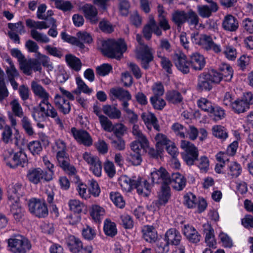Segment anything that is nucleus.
I'll return each mask as SVG.
<instances>
[{
    "mask_svg": "<svg viewBox=\"0 0 253 253\" xmlns=\"http://www.w3.org/2000/svg\"><path fill=\"white\" fill-rule=\"evenodd\" d=\"M171 16L172 22L180 29L186 22L193 28H196L199 22L198 15L192 9L187 12L183 10H176L173 12Z\"/></svg>",
    "mask_w": 253,
    "mask_h": 253,
    "instance_id": "nucleus-1",
    "label": "nucleus"
},
{
    "mask_svg": "<svg viewBox=\"0 0 253 253\" xmlns=\"http://www.w3.org/2000/svg\"><path fill=\"white\" fill-rule=\"evenodd\" d=\"M126 50V45L122 39L108 40L103 43L104 53L109 57L120 59Z\"/></svg>",
    "mask_w": 253,
    "mask_h": 253,
    "instance_id": "nucleus-2",
    "label": "nucleus"
},
{
    "mask_svg": "<svg viewBox=\"0 0 253 253\" xmlns=\"http://www.w3.org/2000/svg\"><path fill=\"white\" fill-rule=\"evenodd\" d=\"M26 26L32 29L30 31L31 37L36 42L46 43L50 42V39L44 34L39 32L38 30L46 29L50 27L45 21H35L31 19L26 20Z\"/></svg>",
    "mask_w": 253,
    "mask_h": 253,
    "instance_id": "nucleus-3",
    "label": "nucleus"
},
{
    "mask_svg": "<svg viewBox=\"0 0 253 253\" xmlns=\"http://www.w3.org/2000/svg\"><path fill=\"white\" fill-rule=\"evenodd\" d=\"M62 94H56L54 97V102L59 111L64 115L69 114L71 110V105L69 100H74V96L70 91L62 87H59Z\"/></svg>",
    "mask_w": 253,
    "mask_h": 253,
    "instance_id": "nucleus-4",
    "label": "nucleus"
},
{
    "mask_svg": "<svg viewBox=\"0 0 253 253\" xmlns=\"http://www.w3.org/2000/svg\"><path fill=\"white\" fill-rule=\"evenodd\" d=\"M136 39L141 45L139 50L137 52L136 58L140 61L143 68L148 69L149 68V63L153 60L154 50L147 45L144 44L141 36L137 34Z\"/></svg>",
    "mask_w": 253,
    "mask_h": 253,
    "instance_id": "nucleus-5",
    "label": "nucleus"
},
{
    "mask_svg": "<svg viewBox=\"0 0 253 253\" xmlns=\"http://www.w3.org/2000/svg\"><path fill=\"white\" fill-rule=\"evenodd\" d=\"M8 247L13 253H26L29 252L32 245L30 241L23 236L18 235L8 240Z\"/></svg>",
    "mask_w": 253,
    "mask_h": 253,
    "instance_id": "nucleus-6",
    "label": "nucleus"
},
{
    "mask_svg": "<svg viewBox=\"0 0 253 253\" xmlns=\"http://www.w3.org/2000/svg\"><path fill=\"white\" fill-rule=\"evenodd\" d=\"M29 209L31 213L39 217L47 216L48 211L43 199L33 198L29 200Z\"/></svg>",
    "mask_w": 253,
    "mask_h": 253,
    "instance_id": "nucleus-7",
    "label": "nucleus"
},
{
    "mask_svg": "<svg viewBox=\"0 0 253 253\" xmlns=\"http://www.w3.org/2000/svg\"><path fill=\"white\" fill-rule=\"evenodd\" d=\"M181 148L183 150L181 155L187 165L192 166L198 160L199 151L193 143H181Z\"/></svg>",
    "mask_w": 253,
    "mask_h": 253,
    "instance_id": "nucleus-8",
    "label": "nucleus"
},
{
    "mask_svg": "<svg viewBox=\"0 0 253 253\" xmlns=\"http://www.w3.org/2000/svg\"><path fill=\"white\" fill-rule=\"evenodd\" d=\"M14 145V154L13 158L12 168L18 166L24 167L27 163L28 159L24 151L25 143H12Z\"/></svg>",
    "mask_w": 253,
    "mask_h": 253,
    "instance_id": "nucleus-9",
    "label": "nucleus"
},
{
    "mask_svg": "<svg viewBox=\"0 0 253 253\" xmlns=\"http://www.w3.org/2000/svg\"><path fill=\"white\" fill-rule=\"evenodd\" d=\"M84 161L89 165V170L93 174L100 177L102 173V164L99 158L88 152H85L83 156Z\"/></svg>",
    "mask_w": 253,
    "mask_h": 253,
    "instance_id": "nucleus-10",
    "label": "nucleus"
},
{
    "mask_svg": "<svg viewBox=\"0 0 253 253\" xmlns=\"http://www.w3.org/2000/svg\"><path fill=\"white\" fill-rule=\"evenodd\" d=\"M28 180L34 184H38L41 182L42 180L49 181L51 180V176L46 174L40 168L30 169L27 175Z\"/></svg>",
    "mask_w": 253,
    "mask_h": 253,
    "instance_id": "nucleus-11",
    "label": "nucleus"
},
{
    "mask_svg": "<svg viewBox=\"0 0 253 253\" xmlns=\"http://www.w3.org/2000/svg\"><path fill=\"white\" fill-rule=\"evenodd\" d=\"M11 110L13 114L9 113L8 114V118L10 122L11 126L15 129L17 125V119L15 117L22 118L24 117V112L18 100L14 99L10 103Z\"/></svg>",
    "mask_w": 253,
    "mask_h": 253,
    "instance_id": "nucleus-12",
    "label": "nucleus"
},
{
    "mask_svg": "<svg viewBox=\"0 0 253 253\" xmlns=\"http://www.w3.org/2000/svg\"><path fill=\"white\" fill-rule=\"evenodd\" d=\"M151 177L153 183L161 184V186L169 185L170 175L163 168L151 172Z\"/></svg>",
    "mask_w": 253,
    "mask_h": 253,
    "instance_id": "nucleus-13",
    "label": "nucleus"
},
{
    "mask_svg": "<svg viewBox=\"0 0 253 253\" xmlns=\"http://www.w3.org/2000/svg\"><path fill=\"white\" fill-rule=\"evenodd\" d=\"M19 67L25 74L28 76L32 74L33 70L41 71L42 69L40 63L36 59H27L26 58L19 63Z\"/></svg>",
    "mask_w": 253,
    "mask_h": 253,
    "instance_id": "nucleus-14",
    "label": "nucleus"
},
{
    "mask_svg": "<svg viewBox=\"0 0 253 253\" xmlns=\"http://www.w3.org/2000/svg\"><path fill=\"white\" fill-rule=\"evenodd\" d=\"M148 143H131L130 148L131 152L127 158V161L131 163L134 166L139 165L142 162L141 154L143 153L141 148L142 144H148Z\"/></svg>",
    "mask_w": 253,
    "mask_h": 253,
    "instance_id": "nucleus-15",
    "label": "nucleus"
},
{
    "mask_svg": "<svg viewBox=\"0 0 253 253\" xmlns=\"http://www.w3.org/2000/svg\"><path fill=\"white\" fill-rule=\"evenodd\" d=\"M43 107H41V110L44 112L46 117L53 119L55 123L62 129L64 127L63 123L58 115L56 109L49 101L43 104Z\"/></svg>",
    "mask_w": 253,
    "mask_h": 253,
    "instance_id": "nucleus-16",
    "label": "nucleus"
},
{
    "mask_svg": "<svg viewBox=\"0 0 253 253\" xmlns=\"http://www.w3.org/2000/svg\"><path fill=\"white\" fill-rule=\"evenodd\" d=\"M171 197L169 185L161 186L160 191L158 192V199L153 202V204L157 208L165 206Z\"/></svg>",
    "mask_w": 253,
    "mask_h": 253,
    "instance_id": "nucleus-17",
    "label": "nucleus"
},
{
    "mask_svg": "<svg viewBox=\"0 0 253 253\" xmlns=\"http://www.w3.org/2000/svg\"><path fill=\"white\" fill-rule=\"evenodd\" d=\"M24 194L22 185L17 182L9 185L7 189L8 201L12 202L19 201L20 197Z\"/></svg>",
    "mask_w": 253,
    "mask_h": 253,
    "instance_id": "nucleus-18",
    "label": "nucleus"
},
{
    "mask_svg": "<svg viewBox=\"0 0 253 253\" xmlns=\"http://www.w3.org/2000/svg\"><path fill=\"white\" fill-rule=\"evenodd\" d=\"M182 237L180 232L175 228L168 229L164 235V240L171 246H181Z\"/></svg>",
    "mask_w": 253,
    "mask_h": 253,
    "instance_id": "nucleus-19",
    "label": "nucleus"
},
{
    "mask_svg": "<svg viewBox=\"0 0 253 253\" xmlns=\"http://www.w3.org/2000/svg\"><path fill=\"white\" fill-rule=\"evenodd\" d=\"M174 61L177 69L183 74L189 72L190 61L189 62L186 56L182 52H178L174 54Z\"/></svg>",
    "mask_w": 253,
    "mask_h": 253,
    "instance_id": "nucleus-20",
    "label": "nucleus"
},
{
    "mask_svg": "<svg viewBox=\"0 0 253 253\" xmlns=\"http://www.w3.org/2000/svg\"><path fill=\"white\" fill-rule=\"evenodd\" d=\"M80 9L84 12L85 18L89 20L90 23L96 24L98 22V11L96 8L93 5L85 3L81 6Z\"/></svg>",
    "mask_w": 253,
    "mask_h": 253,
    "instance_id": "nucleus-21",
    "label": "nucleus"
},
{
    "mask_svg": "<svg viewBox=\"0 0 253 253\" xmlns=\"http://www.w3.org/2000/svg\"><path fill=\"white\" fill-rule=\"evenodd\" d=\"M31 89L34 95L41 99L39 103L43 104L49 101V93L41 84L33 81L31 83Z\"/></svg>",
    "mask_w": 253,
    "mask_h": 253,
    "instance_id": "nucleus-22",
    "label": "nucleus"
},
{
    "mask_svg": "<svg viewBox=\"0 0 253 253\" xmlns=\"http://www.w3.org/2000/svg\"><path fill=\"white\" fill-rule=\"evenodd\" d=\"M238 19L231 14L225 15L222 20V27L223 29L229 32H235L239 28Z\"/></svg>",
    "mask_w": 253,
    "mask_h": 253,
    "instance_id": "nucleus-23",
    "label": "nucleus"
},
{
    "mask_svg": "<svg viewBox=\"0 0 253 253\" xmlns=\"http://www.w3.org/2000/svg\"><path fill=\"white\" fill-rule=\"evenodd\" d=\"M182 231L184 235L190 242L197 243L200 241L201 235L193 226L189 224L184 225Z\"/></svg>",
    "mask_w": 253,
    "mask_h": 253,
    "instance_id": "nucleus-24",
    "label": "nucleus"
},
{
    "mask_svg": "<svg viewBox=\"0 0 253 253\" xmlns=\"http://www.w3.org/2000/svg\"><path fill=\"white\" fill-rule=\"evenodd\" d=\"M110 96L122 101V104L125 102H128L131 99V95L129 91L120 87L111 88Z\"/></svg>",
    "mask_w": 253,
    "mask_h": 253,
    "instance_id": "nucleus-25",
    "label": "nucleus"
},
{
    "mask_svg": "<svg viewBox=\"0 0 253 253\" xmlns=\"http://www.w3.org/2000/svg\"><path fill=\"white\" fill-rule=\"evenodd\" d=\"M141 148L142 149L143 152L147 153L151 157L154 158H158L161 157V155L164 150L163 143H156L155 148L150 146L149 143L148 144L141 145Z\"/></svg>",
    "mask_w": 253,
    "mask_h": 253,
    "instance_id": "nucleus-26",
    "label": "nucleus"
},
{
    "mask_svg": "<svg viewBox=\"0 0 253 253\" xmlns=\"http://www.w3.org/2000/svg\"><path fill=\"white\" fill-rule=\"evenodd\" d=\"M138 194L143 197H147L150 193L151 185L146 180H142L140 177L136 178L134 188Z\"/></svg>",
    "mask_w": 253,
    "mask_h": 253,
    "instance_id": "nucleus-27",
    "label": "nucleus"
},
{
    "mask_svg": "<svg viewBox=\"0 0 253 253\" xmlns=\"http://www.w3.org/2000/svg\"><path fill=\"white\" fill-rule=\"evenodd\" d=\"M186 183V179L179 173H173L170 176L169 185L176 190H182L185 187Z\"/></svg>",
    "mask_w": 253,
    "mask_h": 253,
    "instance_id": "nucleus-28",
    "label": "nucleus"
},
{
    "mask_svg": "<svg viewBox=\"0 0 253 253\" xmlns=\"http://www.w3.org/2000/svg\"><path fill=\"white\" fill-rule=\"evenodd\" d=\"M197 11L199 15L203 18L210 17L213 12H216L218 6L216 3H212L210 5H199L197 6Z\"/></svg>",
    "mask_w": 253,
    "mask_h": 253,
    "instance_id": "nucleus-29",
    "label": "nucleus"
},
{
    "mask_svg": "<svg viewBox=\"0 0 253 253\" xmlns=\"http://www.w3.org/2000/svg\"><path fill=\"white\" fill-rule=\"evenodd\" d=\"M191 67L195 70H201L205 66L206 61L204 57L199 53L195 52L190 57Z\"/></svg>",
    "mask_w": 253,
    "mask_h": 253,
    "instance_id": "nucleus-30",
    "label": "nucleus"
},
{
    "mask_svg": "<svg viewBox=\"0 0 253 253\" xmlns=\"http://www.w3.org/2000/svg\"><path fill=\"white\" fill-rule=\"evenodd\" d=\"M65 143H54L52 146L53 149L57 151L56 158L59 166L63 164L64 162L69 160L68 156L65 151Z\"/></svg>",
    "mask_w": 253,
    "mask_h": 253,
    "instance_id": "nucleus-31",
    "label": "nucleus"
},
{
    "mask_svg": "<svg viewBox=\"0 0 253 253\" xmlns=\"http://www.w3.org/2000/svg\"><path fill=\"white\" fill-rule=\"evenodd\" d=\"M143 237L147 242H155L157 238V233L155 228L151 225H145L142 227Z\"/></svg>",
    "mask_w": 253,
    "mask_h": 253,
    "instance_id": "nucleus-32",
    "label": "nucleus"
},
{
    "mask_svg": "<svg viewBox=\"0 0 253 253\" xmlns=\"http://www.w3.org/2000/svg\"><path fill=\"white\" fill-rule=\"evenodd\" d=\"M8 204L10 206V212L14 219L17 221H20L24 216L25 211L24 209L22 208L19 203V201L12 202L8 201Z\"/></svg>",
    "mask_w": 253,
    "mask_h": 253,
    "instance_id": "nucleus-33",
    "label": "nucleus"
},
{
    "mask_svg": "<svg viewBox=\"0 0 253 253\" xmlns=\"http://www.w3.org/2000/svg\"><path fill=\"white\" fill-rule=\"evenodd\" d=\"M71 133L75 139L78 141L82 142H91L92 139L90 134L85 130L77 129L73 127L71 130Z\"/></svg>",
    "mask_w": 253,
    "mask_h": 253,
    "instance_id": "nucleus-34",
    "label": "nucleus"
},
{
    "mask_svg": "<svg viewBox=\"0 0 253 253\" xmlns=\"http://www.w3.org/2000/svg\"><path fill=\"white\" fill-rule=\"evenodd\" d=\"M66 243L69 250L73 253H79L82 247L81 241L74 236H69Z\"/></svg>",
    "mask_w": 253,
    "mask_h": 253,
    "instance_id": "nucleus-35",
    "label": "nucleus"
},
{
    "mask_svg": "<svg viewBox=\"0 0 253 253\" xmlns=\"http://www.w3.org/2000/svg\"><path fill=\"white\" fill-rule=\"evenodd\" d=\"M202 40L205 42V48L207 50H212L215 53H219L222 51L220 44L215 43L210 36L203 35Z\"/></svg>",
    "mask_w": 253,
    "mask_h": 253,
    "instance_id": "nucleus-36",
    "label": "nucleus"
},
{
    "mask_svg": "<svg viewBox=\"0 0 253 253\" xmlns=\"http://www.w3.org/2000/svg\"><path fill=\"white\" fill-rule=\"evenodd\" d=\"M136 177L130 178L129 177L124 175L121 177L120 184L122 190L126 192H130L134 188Z\"/></svg>",
    "mask_w": 253,
    "mask_h": 253,
    "instance_id": "nucleus-37",
    "label": "nucleus"
},
{
    "mask_svg": "<svg viewBox=\"0 0 253 253\" xmlns=\"http://www.w3.org/2000/svg\"><path fill=\"white\" fill-rule=\"evenodd\" d=\"M207 74L203 73L199 75L198 80L197 88L200 90H210L212 85L210 79Z\"/></svg>",
    "mask_w": 253,
    "mask_h": 253,
    "instance_id": "nucleus-38",
    "label": "nucleus"
},
{
    "mask_svg": "<svg viewBox=\"0 0 253 253\" xmlns=\"http://www.w3.org/2000/svg\"><path fill=\"white\" fill-rule=\"evenodd\" d=\"M103 112L111 119H119L122 116L121 111L116 106L110 105H104Z\"/></svg>",
    "mask_w": 253,
    "mask_h": 253,
    "instance_id": "nucleus-39",
    "label": "nucleus"
},
{
    "mask_svg": "<svg viewBox=\"0 0 253 253\" xmlns=\"http://www.w3.org/2000/svg\"><path fill=\"white\" fill-rule=\"evenodd\" d=\"M65 60L72 70L78 72L81 69L82 63L79 58L72 54H67L65 56Z\"/></svg>",
    "mask_w": 253,
    "mask_h": 253,
    "instance_id": "nucleus-40",
    "label": "nucleus"
},
{
    "mask_svg": "<svg viewBox=\"0 0 253 253\" xmlns=\"http://www.w3.org/2000/svg\"><path fill=\"white\" fill-rule=\"evenodd\" d=\"M20 124L22 128L28 136H33L35 133L32 122L27 116H25L21 118Z\"/></svg>",
    "mask_w": 253,
    "mask_h": 253,
    "instance_id": "nucleus-41",
    "label": "nucleus"
},
{
    "mask_svg": "<svg viewBox=\"0 0 253 253\" xmlns=\"http://www.w3.org/2000/svg\"><path fill=\"white\" fill-rule=\"evenodd\" d=\"M104 232L106 235L113 237L117 234L116 224L109 219H106L104 222Z\"/></svg>",
    "mask_w": 253,
    "mask_h": 253,
    "instance_id": "nucleus-42",
    "label": "nucleus"
},
{
    "mask_svg": "<svg viewBox=\"0 0 253 253\" xmlns=\"http://www.w3.org/2000/svg\"><path fill=\"white\" fill-rule=\"evenodd\" d=\"M141 118L146 125L151 124L154 128L158 130H160V126L158 124V120L155 116L150 113H143L141 115Z\"/></svg>",
    "mask_w": 253,
    "mask_h": 253,
    "instance_id": "nucleus-43",
    "label": "nucleus"
},
{
    "mask_svg": "<svg viewBox=\"0 0 253 253\" xmlns=\"http://www.w3.org/2000/svg\"><path fill=\"white\" fill-rule=\"evenodd\" d=\"M105 214V210L101 207L94 205L91 207L90 216L95 222H100Z\"/></svg>",
    "mask_w": 253,
    "mask_h": 253,
    "instance_id": "nucleus-44",
    "label": "nucleus"
},
{
    "mask_svg": "<svg viewBox=\"0 0 253 253\" xmlns=\"http://www.w3.org/2000/svg\"><path fill=\"white\" fill-rule=\"evenodd\" d=\"M112 132L119 139H121L127 133V127L123 123H118L114 125Z\"/></svg>",
    "mask_w": 253,
    "mask_h": 253,
    "instance_id": "nucleus-45",
    "label": "nucleus"
},
{
    "mask_svg": "<svg viewBox=\"0 0 253 253\" xmlns=\"http://www.w3.org/2000/svg\"><path fill=\"white\" fill-rule=\"evenodd\" d=\"M231 108L235 113L240 114L248 110L249 106H248V104L243 99H238L234 100Z\"/></svg>",
    "mask_w": 253,
    "mask_h": 253,
    "instance_id": "nucleus-46",
    "label": "nucleus"
},
{
    "mask_svg": "<svg viewBox=\"0 0 253 253\" xmlns=\"http://www.w3.org/2000/svg\"><path fill=\"white\" fill-rule=\"evenodd\" d=\"M171 129L176 136L182 139H185L187 128L179 123H173Z\"/></svg>",
    "mask_w": 253,
    "mask_h": 253,
    "instance_id": "nucleus-47",
    "label": "nucleus"
},
{
    "mask_svg": "<svg viewBox=\"0 0 253 253\" xmlns=\"http://www.w3.org/2000/svg\"><path fill=\"white\" fill-rule=\"evenodd\" d=\"M219 73L222 79L226 81H229L231 80L233 76V70L229 65L223 63L219 67Z\"/></svg>",
    "mask_w": 253,
    "mask_h": 253,
    "instance_id": "nucleus-48",
    "label": "nucleus"
},
{
    "mask_svg": "<svg viewBox=\"0 0 253 253\" xmlns=\"http://www.w3.org/2000/svg\"><path fill=\"white\" fill-rule=\"evenodd\" d=\"M211 130L212 134L217 138L224 140L228 137V133L226 129L222 126H213L212 127Z\"/></svg>",
    "mask_w": 253,
    "mask_h": 253,
    "instance_id": "nucleus-49",
    "label": "nucleus"
},
{
    "mask_svg": "<svg viewBox=\"0 0 253 253\" xmlns=\"http://www.w3.org/2000/svg\"><path fill=\"white\" fill-rule=\"evenodd\" d=\"M128 105L129 103L126 102L122 104L123 110L126 113L129 122L135 124L138 121V116L133 110L128 108Z\"/></svg>",
    "mask_w": 253,
    "mask_h": 253,
    "instance_id": "nucleus-50",
    "label": "nucleus"
},
{
    "mask_svg": "<svg viewBox=\"0 0 253 253\" xmlns=\"http://www.w3.org/2000/svg\"><path fill=\"white\" fill-rule=\"evenodd\" d=\"M110 199L117 207L122 209L125 207V201L122 195L118 192H111L109 194Z\"/></svg>",
    "mask_w": 253,
    "mask_h": 253,
    "instance_id": "nucleus-51",
    "label": "nucleus"
},
{
    "mask_svg": "<svg viewBox=\"0 0 253 253\" xmlns=\"http://www.w3.org/2000/svg\"><path fill=\"white\" fill-rule=\"evenodd\" d=\"M6 61L9 65V66L7 67L5 70L8 80L18 77L19 75V73L11 59L8 58L6 59Z\"/></svg>",
    "mask_w": 253,
    "mask_h": 253,
    "instance_id": "nucleus-52",
    "label": "nucleus"
},
{
    "mask_svg": "<svg viewBox=\"0 0 253 253\" xmlns=\"http://www.w3.org/2000/svg\"><path fill=\"white\" fill-rule=\"evenodd\" d=\"M167 100L173 104L180 103L182 100V97L180 92L176 90H171L167 92L166 94Z\"/></svg>",
    "mask_w": 253,
    "mask_h": 253,
    "instance_id": "nucleus-53",
    "label": "nucleus"
},
{
    "mask_svg": "<svg viewBox=\"0 0 253 253\" xmlns=\"http://www.w3.org/2000/svg\"><path fill=\"white\" fill-rule=\"evenodd\" d=\"M229 170L228 174L233 178L237 177L240 175L242 172V168L240 165L236 162H232L228 165Z\"/></svg>",
    "mask_w": 253,
    "mask_h": 253,
    "instance_id": "nucleus-54",
    "label": "nucleus"
},
{
    "mask_svg": "<svg viewBox=\"0 0 253 253\" xmlns=\"http://www.w3.org/2000/svg\"><path fill=\"white\" fill-rule=\"evenodd\" d=\"M209 113L211 114V116L213 117L215 121L221 120L225 116L224 110L218 106L213 105Z\"/></svg>",
    "mask_w": 253,
    "mask_h": 253,
    "instance_id": "nucleus-55",
    "label": "nucleus"
},
{
    "mask_svg": "<svg viewBox=\"0 0 253 253\" xmlns=\"http://www.w3.org/2000/svg\"><path fill=\"white\" fill-rule=\"evenodd\" d=\"M43 104L39 103L37 108H34L32 112V117L35 122H41L45 119L46 115L44 112L41 110Z\"/></svg>",
    "mask_w": 253,
    "mask_h": 253,
    "instance_id": "nucleus-56",
    "label": "nucleus"
},
{
    "mask_svg": "<svg viewBox=\"0 0 253 253\" xmlns=\"http://www.w3.org/2000/svg\"><path fill=\"white\" fill-rule=\"evenodd\" d=\"M197 200L195 195L188 193L184 196V204L188 208H194L197 207Z\"/></svg>",
    "mask_w": 253,
    "mask_h": 253,
    "instance_id": "nucleus-57",
    "label": "nucleus"
},
{
    "mask_svg": "<svg viewBox=\"0 0 253 253\" xmlns=\"http://www.w3.org/2000/svg\"><path fill=\"white\" fill-rule=\"evenodd\" d=\"M223 53L230 60H234L236 58L237 55L236 48L229 44L225 45Z\"/></svg>",
    "mask_w": 253,
    "mask_h": 253,
    "instance_id": "nucleus-58",
    "label": "nucleus"
},
{
    "mask_svg": "<svg viewBox=\"0 0 253 253\" xmlns=\"http://www.w3.org/2000/svg\"><path fill=\"white\" fill-rule=\"evenodd\" d=\"M199 108L205 112L209 113L211 110L213 105L211 101L206 98L201 97L197 100Z\"/></svg>",
    "mask_w": 253,
    "mask_h": 253,
    "instance_id": "nucleus-59",
    "label": "nucleus"
},
{
    "mask_svg": "<svg viewBox=\"0 0 253 253\" xmlns=\"http://www.w3.org/2000/svg\"><path fill=\"white\" fill-rule=\"evenodd\" d=\"M102 128L106 131L112 132L114 125L112 122L106 116H100L99 119Z\"/></svg>",
    "mask_w": 253,
    "mask_h": 253,
    "instance_id": "nucleus-60",
    "label": "nucleus"
},
{
    "mask_svg": "<svg viewBox=\"0 0 253 253\" xmlns=\"http://www.w3.org/2000/svg\"><path fill=\"white\" fill-rule=\"evenodd\" d=\"M36 58L40 61V64H42L44 67L48 68L50 69L53 68L52 63L50 62V58L47 56L40 53H38V55H37Z\"/></svg>",
    "mask_w": 253,
    "mask_h": 253,
    "instance_id": "nucleus-61",
    "label": "nucleus"
},
{
    "mask_svg": "<svg viewBox=\"0 0 253 253\" xmlns=\"http://www.w3.org/2000/svg\"><path fill=\"white\" fill-rule=\"evenodd\" d=\"M88 182L89 195L90 196V194H91L95 197H98L100 194V189L97 181L94 179H91Z\"/></svg>",
    "mask_w": 253,
    "mask_h": 253,
    "instance_id": "nucleus-62",
    "label": "nucleus"
},
{
    "mask_svg": "<svg viewBox=\"0 0 253 253\" xmlns=\"http://www.w3.org/2000/svg\"><path fill=\"white\" fill-rule=\"evenodd\" d=\"M150 102L153 107L158 110H162L166 105L165 101L160 96H152L150 98Z\"/></svg>",
    "mask_w": 253,
    "mask_h": 253,
    "instance_id": "nucleus-63",
    "label": "nucleus"
},
{
    "mask_svg": "<svg viewBox=\"0 0 253 253\" xmlns=\"http://www.w3.org/2000/svg\"><path fill=\"white\" fill-rule=\"evenodd\" d=\"M244 31L249 34H253V19L249 18L244 19L241 23Z\"/></svg>",
    "mask_w": 253,
    "mask_h": 253,
    "instance_id": "nucleus-64",
    "label": "nucleus"
}]
</instances>
